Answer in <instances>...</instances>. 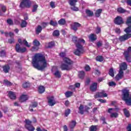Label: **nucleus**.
<instances>
[{
  "label": "nucleus",
  "mask_w": 131,
  "mask_h": 131,
  "mask_svg": "<svg viewBox=\"0 0 131 131\" xmlns=\"http://www.w3.org/2000/svg\"><path fill=\"white\" fill-rule=\"evenodd\" d=\"M32 64L33 67L38 70H45V68L48 67V62L46 60V57L40 53H37L33 58Z\"/></svg>",
  "instance_id": "f257e3e1"
},
{
  "label": "nucleus",
  "mask_w": 131,
  "mask_h": 131,
  "mask_svg": "<svg viewBox=\"0 0 131 131\" xmlns=\"http://www.w3.org/2000/svg\"><path fill=\"white\" fill-rule=\"evenodd\" d=\"M64 63H61L60 68L61 70H70L72 68L71 66L72 64V61L68 57L63 58Z\"/></svg>",
  "instance_id": "f03ea898"
},
{
  "label": "nucleus",
  "mask_w": 131,
  "mask_h": 131,
  "mask_svg": "<svg viewBox=\"0 0 131 131\" xmlns=\"http://www.w3.org/2000/svg\"><path fill=\"white\" fill-rule=\"evenodd\" d=\"M127 69V64L125 62H122L120 65V71L119 73L116 76V79L117 80H119L121 79L123 77V70H126Z\"/></svg>",
  "instance_id": "7ed1b4c3"
},
{
  "label": "nucleus",
  "mask_w": 131,
  "mask_h": 131,
  "mask_svg": "<svg viewBox=\"0 0 131 131\" xmlns=\"http://www.w3.org/2000/svg\"><path fill=\"white\" fill-rule=\"evenodd\" d=\"M123 100L125 101L127 105H131V95L129 96V90H123Z\"/></svg>",
  "instance_id": "20e7f679"
},
{
  "label": "nucleus",
  "mask_w": 131,
  "mask_h": 131,
  "mask_svg": "<svg viewBox=\"0 0 131 131\" xmlns=\"http://www.w3.org/2000/svg\"><path fill=\"white\" fill-rule=\"evenodd\" d=\"M76 47L77 49L74 51V54L76 56H81L84 52L83 50V47L81 44H80L79 42L76 44Z\"/></svg>",
  "instance_id": "39448f33"
},
{
  "label": "nucleus",
  "mask_w": 131,
  "mask_h": 131,
  "mask_svg": "<svg viewBox=\"0 0 131 131\" xmlns=\"http://www.w3.org/2000/svg\"><path fill=\"white\" fill-rule=\"evenodd\" d=\"M124 56L127 62H131V47H129L127 51H124Z\"/></svg>",
  "instance_id": "423d86ee"
},
{
  "label": "nucleus",
  "mask_w": 131,
  "mask_h": 131,
  "mask_svg": "<svg viewBox=\"0 0 131 131\" xmlns=\"http://www.w3.org/2000/svg\"><path fill=\"white\" fill-rule=\"evenodd\" d=\"M30 6H31V2L29 0H21L20 4V8H30Z\"/></svg>",
  "instance_id": "0eeeda50"
},
{
  "label": "nucleus",
  "mask_w": 131,
  "mask_h": 131,
  "mask_svg": "<svg viewBox=\"0 0 131 131\" xmlns=\"http://www.w3.org/2000/svg\"><path fill=\"white\" fill-rule=\"evenodd\" d=\"M108 113L110 114L111 118H117L118 117V113L115 112L114 108H109Z\"/></svg>",
  "instance_id": "6e6552de"
},
{
  "label": "nucleus",
  "mask_w": 131,
  "mask_h": 131,
  "mask_svg": "<svg viewBox=\"0 0 131 131\" xmlns=\"http://www.w3.org/2000/svg\"><path fill=\"white\" fill-rule=\"evenodd\" d=\"M25 122H26L25 127L26 128H27V129H28V130L34 131V130L35 129V128H34L33 126H30V127H32V129H31L30 128H29V127L30 125H31V123L32 122H31V121L29 120H26Z\"/></svg>",
  "instance_id": "1a4fd4ad"
},
{
  "label": "nucleus",
  "mask_w": 131,
  "mask_h": 131,
  "mask_svg": "<svg viewBox=\"0 0 131 131\" xmlns=\"http://www.w3.org/2000/svg\"><path fill=\"white\" fill-rule=\"evenodd\" d=\"M15 50L17 53H25L27 51L26 47L21 48L20 45L16 44L15 47Z\"/></svg>",
  "instance_id": "9d476101"
},
{
  "label": "nucleus",
  "mask_w": 131,
  "mask_h": 131,
  "mask_svg": "<svg viewBox=\"0 0 131 131\" xmlns=\"http://www.w3.org/2000/svg\"><path fill=\"white\" fill-rule=\"evenodd\" d=\"M131 34H125L122 36H120L119 38V40L120 41H125V40H127L128 38H130Z\"/></svg>",
  "instance_id": "9b49d317"
},
{
  "label": "nucleus",
  "mask_w": 131,
  "mask_h": 131,
  "mask_svg": "<svg viewBox=\"0 0 131 131\" xmlns=\"http://www.w3.org/2000/svg\"><path fill=\"white\" fill-rule=\"evenodd\" d=\"M47 99L48 100V105H49V106L52 107V106H54V105L56 104V101L55 100L54 96H49Z\"/></svg>",
  "instance_id": "f8f14e48"
},
{
  "label": "nucleus",
  "mask_w": 131,
  "mask_h": 131,
  "mask_svg": "<svg viewBox=\"0 0 131 131\" xmlns=\"http://www.w3.org/2000/svg\"><path fill=\"white\" fill-rule=\"evenodd\" d=\"M72 39L74 42H76V45H77V43L78 42L80 45H81V43H85V41L83 39H78L77 37L76 36H73Z\"/></svg>",
  "instance_id": "ddd939ff"
},
{
  "label": "nucleus",
  "mask_w": 131,
  "mask_h": 131,
  "mask_svg": "<svg viewBox=\"0 0 131 131\" xmlns=\"http://www.w3.org/2000/svg\"><path fill=\"white\" fill-rule=\"evenodd\" d=\"M52 72H54L55 71V72L54 73L55 76L56 77H58V78H60L61 77V73L58 70V68L57 67H53L52 69Z\"/></svg>",
  "instance_id": "4468645a"
},
{
  "label": "nucleus",
  "mask_w": 131,
  "mask_h": 131,
  "mask_svg": "<svg viewBox=\"0 0 131 131\" xmlns=\"http://www.w3.org/2000/svg\"><path fill=\"white\" fill-rule=\"evenodd\" d=\"M108 95H107V93L105 92V91H102L100 93H97L95 95V98L97 99V98H106V97H107Z\"/></svg>",
  "instance_id": "2eb2a0df"
},
{
  "label": "nucleus",
  "mask_w": 131,
  "mask_h": 131,
  "mask_svg": "<svg viewBox=\"0 0 131 131\" xmlns=\"http://www.w3.org/2000/svg\"><path fill=\"white\" fill-rule=\"evenodd\" d=\"M115 23L117 25H120V24H123V19L122 17L118 16L115 19Z\"/></svg>",
  "instance_id": "dca6fc26"
},
{
  "label": "nucleus",
  "mask_w": 131,
  "mask_h": 131,
  "mask_svg": "<svg viewBox=\"0 0 131 131\" xmlns=\"http://www.w3.org/2000/svg\"><path fill=\"white\" fill-rule=\"evenodd\" d=\"M8 97L10 98V99H11V100H16V93L9 91L8 93Z\"/></svg>",
  "instance_id": "f3484780"
},
{
  "label": "nucleus",
  "mask_w": 131,
  "mask_h": 131,
  "mask_svg": "<svg viewBox=\"0 0 131 131\" xmlns=\"http://www.w3.org/2000/svg\"><path fill=\"white\" fill-rule=\"evenodd\" d=\"M78 27H80V24H79L78 23H74V24L71 25V28L75 31L77 30V28Z\"/></svg>",
  "instance_id": "a211bd4d"
},
{
  "label": "nucleus",
  "mask_w": 131,
  "mask_h": 131,
  "mask_svg": "<svg viewBox=\"0 0 131 131\" xmlns=\"http://www.w3.org/2000/svg\"><path fill=\"white\" fill-rule=\"evenodd\" d=\"M37 107V102H32L30 105L29 107V110L31 112H33V108H36Z\"/></svg>",
  "instance_id": "6ab92c4d"
},
{
  "label": "nucleus",
  "mask_w": 131,
  "mask_h": 131,
  "mask_svg": "<svg viewBox=\"0 0 131 131\" xmlns=\"http://www.w3.org/2000/svg\"><path fill=\"white\" fill-rule=\"evenodd\" d=\"M97 86L98 84L97 83H93L90 86L91 91H92V92H96Z\"/></svg>",
  "instance_id": "aec40b11"
},
{
  "label": "nucleus",
  "mask_w": 131,
  "mask_h": 131,
  "mask_svg": "<svg viewBox=\"0 0 131 131\" xmlns=\"http://www.w3.org/2000/svg\"><path fill=\"white\" fill-rule=\"evenodd\" d=\"M28 100V96L27 95H23L19 98V102L21 103L23 102H25V101H27Z\"/></svg>",
  "instance_id": "412c9836"
},
{
  "label": "nucleus",
  "mask_w": 131,
  "mask_h": 131,
  "mask_svg": "<svg viewBox=\"0 0 131 131\" xmlns=\"http://www.w3.org/2000/svg\"><path fill=\"white\" fill-rule=\"evenodd\" d=\"M3 69L5 73H8L10 70V66L9 65H5L3 67Z\"/></svg>",
  "instance_id": "4be33fe9"
},
{
  "label": "nucleus",
  "mask_w": 131,
  "mask_h": 131,
  "mask_svg": "<svg viewBox=\"0 0 131 131\" xmlns=\"http://www.w3.org/2000/svg\"><path fill=\"white\" fill-rule=\"evenodd\" d=\"M76 125V121H72L69 123V127L70 128H74Z\"/></svg>",
  "instance_id": "5701e85b"
},
{
  "label": "nucleus",
  "mask_w": 131,
  "mask_h": 131,
  "mask_svg": "<svg viewBox=\"0 0 131 131\" xmlns=\"http://www.w3.org/2000/svg\"><path fill=\"white\" fill-rule=\"evenodd\" d=\"M89 38L91 41H94L97 39V35L94 34H92L89 36Z\"/></svg>",
  "instance_id": "b1692460"
},
{
  "label": "nucleus",
  "mask_w": 131,
  "mask_h": 131,
  "mask_svg": "<svg viewBox=\"0 0 131 131\" xmlns=\"http://www.w3.org/2000/svg\"><path fill=\"white\" fill-rule=\"evenodd\" d=\"M41 30H42V27H41V26L38 25L36 28V34H39V33H40V32H41Z\"/></svg>",
  "instance_id": "393cba45"
},
{
  "label": "nucleus",
  "mask_w": 131,
  "mask_h": 131,
  "mask_svg": "<svg viewBox=\"0 0 131 131\" xmlns=\"http://www.w3.org/2000/svg\"><path fill=\"white\" fill-rule=\"evenodd\" d=\"M103 10L102 9H99L96 10V12H95V16L96 17H100L101 16V14L102 13V11Z\"/></svg>",
  "instance_id": "a878e982"
},
{
  "label": "nucleus",
  "mask_w": 131,
  "mask_h": 131,
  "mask_svg": "<svg viewBox=\"0 0 131 131\" xmlns=\"http://www.w3.org/2000/svg\"><path fill=\"white\" fill-rule=\"evenodd\" d=\"M45 91H46V89L43 86H39L38 92L39 93V94H42L43 93H45Z\"/></svg>",
  "instance_id": "bb28decb"
},
{
  "label": "nucleus",
  "mask_w": 131,
  "mask_h": 131,
  "mask_svg": "<svg viewBox=\"0 0 131 131\" xmlns=\"http://www.w3.org/2000/svg\"><path fill=\"white\" fill-rule=\"evenodd\" d=\"M83 109H84V107L83 106V105H82V104H80V106L79 107V113H80V114H83L84 112Z\"/></svg>",
  "instance_id": "cd10ccee"
},
{
  "label": "nucleus",
  "mask_w": 131,
  "mask_h": 131,
  "mask_svg": "<svg viewBox=\"0 0 131 131\" xmlns=\"http://www.w3.org/2000/svg\"><path fill=\"white\" fill-rule=\"evenodd\" d=\"M59 25H65L66 24V20L64 19L61 18L58 21Z\"/></svg>",
  "instance_id": "c85d7f7f"
},
{
  "label": "nucleus",
  "mask_w": 131,
  "mask_h": 131,
  "mask_svg": "<svg viewBox=\"0 0 131 131\" xmlns=\"http://www.w3.org/2000/svg\"><path fill=\"white\" fill-rule=\"evenodd\" d=\"M84 75H85L84 72L80 71L79 72L78 76L79 78H80L81 79H83V77H84Z\"/></svg>",
  "instance_id": "c756f323"
},
{
  "label": "nucleus",
  "mask_w": 131,
  "mask_h": 131,
  "mask_svg": "<svg viewBox=\"0 0 131 131\" xmlns=\"http://www.w3.org/2000/svg\"><path fill=\"white\" fill-rule=\"evenodd\" d=\"M124 114L126 117H129L130 116V114H129V112L126 110V108L124 109Z\"/></svg>",
  "instance_id": "7c9ffc66"
},
{
  "label": "nucleus",
  "mask_w": 131,
  "mask_h": 131,
  "mask_svg": "<svg viewBox=\"0 0 131 131\" xmlns=\"http://www.w3.org/2000/svg\"><path fill=\"white\" fill-rule=\"evenodd\" d=\"M69 3L70 6H76L77 0H69Z\"/></svg>",
  "instance_id": "2f4dec72"
},
{
  "label": "nucleus",
  "mask_w": 131,
  "mask_h": 131,
  "mask_svg": "<svg viewBox=\"0 0 131 131\" xmlns=\"http://www.w3.org/2000/svg\"><path fill=\"white\" fill-rule=\"evenodd\" d=\"M66 97L67 98H70V97H71L73 95V92H70V91H68L66 92L65 93Z\"/></svg>",
  "instance_id": "473e14b6"
},
{
  "label": "nucleus",
  "mask_w": 131,
  "mask_h": 131,
  "mask_svg": "<svg viewBox=\"0 0 131 131\" xmlns=\"http://www.w3.org/2000/svg\"><path fill=\"white\" fill-rule=\"evenodd\" d=\"M96 61L98 62H103L104 61V58L102 56H98L96 58Z\"/></svg>",
  "instance_id": "72a5a7b5"
},
{
  "label": "nucleus",
  "mask_w": 131,
  "mask_h": 131,
  "mask_svg": "<svg viewBox=\"0 0 131 131\" xmlns=\"http://www.w3.org/2000/svg\"><path fill=\"white\" fill-rule=\"evenodd\" d=\"M23 43L27 48H30V47H31V43H29L28 42H27V40L25 39L23 40Z\"/></svg>",
  "instance_id": "f704fd0d"
},
{
  "label": "nucleus",
  "mask_w": 131,
  "mask_h": 131,
  "mask_svg": "<svg viewBox=\"0 0 131 131\" xmlns=\"http://www.w3.org/2000/svg\"><path fill=\"white\" fill-rule=\"evenodd\" d=\"M126 24L128 26H129V25H131V16H129L127 18Z\"/></svg>",
  "instance_id": "c9c22d12"
},
{
  "label": "nucleus",
  "mask_w": 131,
  "mask_h": 131,
  "mask_svg": "<svg viewBox=\"0 0 131 131\" xmlns=\"http://www.w3.org/2000/svg\"><path fill=\"white\" fill-rule=\"evenodd\" d=\"M30 86V84L28 82H26L23 84V88L26 89Z\"/></svg>",
  "instance_id": "e433bc0d"
},
{
  "label": "nucleus",
  "mask_w": 131,
  "mask_h": 131,
  "mask_svg": "<svg viewBox=\"0 0 131 131\" xmlns=\"http://www.w3.org/2000/svg\"><path fill=\"white\" fill-rule=\"evenodd\" d=\"M125 32L127 33V34H129V33H130L131 32V26L128 27L127 28H126L124 30Z\"/></svg>",
  "instance_id": "4c0bfd02"
},
{
  "label": "nucleus",
  "mask_w": 131,
  "mask_h": 131,
  "mask_svg": "<svg viewBox=\"0 0 131 131\" xmlns=\"http://www.w3.org/2000/svg\"><path fill=\"white\" fill-rule=\"evenodd\" d=\"M33 45L37 47H39V45H40V43H39V41H38V40L35 39L33 42Z\"/></svg>",
  "instance_id": "58836bf2"
},
{
  "label": "nucleus",
  "mask_w": 131,
  "mask_h": 131,
  "mask_svg": "<svg viewBox=\"0 0 131 131\" xmlns=\"http://www.w3.org/2000/svg\"><path fill=\"white\" fill-rule=\"evenodd\" d=\"M117 11L118 12V13H125V12H126L125 10L123 9V8L121 7L118 8Z\"/></svg>",
  "instance_id": "ea45409f"
},
{
  "label": "nucleus",
  "mask_w": 131,
  "mask_h": 131,
  "mask_svg": "<svg viewBox=\"0 0 131 131\" xmlns=\"http://www.w3.org/2000/svg\"><path fill=\"white\" fill-rule=\"evenodd\" d=\"M108 74L112 77H114V71L112 68L110 70Z\"/></svg>",
  "instance_id": "a19ab883"
},
{
  "label": "nucleus",
  "mask_w": 131,
  "mask_h": 131,
  "mask_svg": "<svg viewBox=\"0 0 131 131\" xmlns=\"http://www.w3.org/2000/svg\"><path fill=\"white\" fill-rule=\"evenodd\" d=\"M37 8H38V5L35 4L34 6H33V9L32 11L33 12H36V11H37Z\"/></svg>",
  "instance_id": "79ce46f5"
},
{
  "label": "nucleus",
  "mask_w": 131,
  "mask_h": 131,
  "mask_svg": "<svg viewBox=\"0 0 131 131\" xmlns=\"http://www.w3.org/2000/svg\"><path fill=\"white\" fill-rule=\"evenodd\" d=\"M97 126L95 125H92L90 128V131H97Z\"/></svg>",
  "instance_id": "37998d69"
},
{
  "label": "nucleus",
  "mask_w": 131,
  "mask_h": 131,
  "mask_svg": "<svg viewBox=\"0 0 131 131\" xmlns=\"http://www.w3.org/2000/svg\"><path fill=\"white\" fill-rule=\"evenodd\" d=\"M53 34L54 36H59L60 35V32L58 30H55L53 32Z\"/></svg>",
  "instance_id": "c03bdc74"
},
{
  "label": "nucleus",
  "mask_w": 131,
  "mask_h": 131,
  "mask_svg": "<svg viewBox=\"0 0 131 131\" xmlns=\"http://www.w3.org/2000/svg\"><path fill=\"white\" fill-rule=\"evenodd\" d=\"M86 14L88 15V16H93L94 15V12L91 10H86Z\"/></svg>",
  "instance_id": "a18cd8bd"
},
{
  "label": "nucleus",
  "mask_w": 131,
  "mask_h": 131,
  "mask_svg": "<svg viewBox=\"0 0 131 131\" xmlns=\"http://www.w3.org/2000/svg\"><path fill=\"white\" fill-rule=\"evenodd\" d=\"M50 24L52 25V26H57V25H58L57 21H54L52 20H50Z\"/></svg>",
  "instance_id": "49530a36"
},
{
  "label": "nucleus",
  "mask_w": 131,
  "mask_h": 131,
  "mask_svg": "<svg viewBox=\"0 0 131 131\" xmlns=\"http://www.w3.org/2000/svg\"><path fill=\"white\" fill-rule=\"evenodd\" d=\"M26 25H27V23L25 20H22L21 24V27H22L23 28L24 27H26Z\"/></svg>",
  "instance_id": "de8ad7c7"
},
{
  "label": "nucleus",
  "mask_w": 131,
  "mask_h": 131,
  "mask_svg": "<svg viewBox=\"0 0 131 131\" xmlns=\"http://www.w3.org/2000/svg\"><path fill=\"white\" fill-rule=\"evenodd\" d=\"M37 50H38V46H34V47H32L31 51H32V52H35V51H37Z\"/></svg>",
  "instance_id": "09e8293b"
},
{
  "label": "nucleus",
  "mask_w": 131,
  "mask_h": 131,
  "mask_svg": "<svg viewBox=\"0 0 131 131\" xmlns=\"http://www.w3.org/2000/svg\"><path fill=\"white\" fill-rule=\"evenodd\" d=\"M4 82L6 85H12L11 82L9 81L8 80H4Z\"/></svg>",
  "instance_id": "8fccbe9b"
},
{
  "label": "nucleus",
  "mask_w": 131,
  "mask_h": 131,
  "mask_svg": "<svg viewBox=\"0 0 131 131\" xmlns=\"http://www.w3.org/2000/svg\"><path fill=\"white\" fill-rule=\"evenodd\" d=\"M71 6L72 7H71V10H72V11H78V8L76 7L75 5Z\"/></svg>",
  "instance_id": "3c124183"
},
{
  "label": "nucleus",
  "mask_w": 131,
  "mask_h": 131,
  "mask_svg": "<svg viewBox=\"0 0 131 131\" xmlns=\"http://www.w3.org/2000/svg\"><path fill=\"white\" fill-rule=\"evenodd\" d=\"M115 32H116L117 34H120L121 31L120 30V29L117 28L115 30Z\"/></svg>",
  "instance_id": "603ef678"
},
{
  "label": "nucleus",
  "mask_w": 131,
  "mask_h": 131,
  "mask_svg": "<svg viewBox=\"0 0 131 131\" xmlns=\"http://www.w3.org/2000/svg\"><path fill=\"white\" fill-rule=\"evenodd\" d=\"M7 23L9 25H13L14 24V22L11 19H9L7 20Z\"/></svg>",
  "instance_id": "864d4df0"
},
{
  "label": "nucleus",
  "mask_w": 131,
  "mask_h": 131,
  "mask_svg": "<svg viewBox=\"0 0 131 131\" xmlns=\"http://www.w3.org/2000/svg\"><path fill=\"white\" fill-rule=\"evenodd\" d=\"M55 46V42H50L48 43V48H52Z\"/></svg>",
  "instance_id": "5fc2aeb1"
},
{
  "label": "nucleus",
  "mask_w": 131,
  "mask_h": 131,
  "mask_svg": "<svg viewBox=\"0 0 131 131\" xmlns=\"http://www.w3.org/2000/svg\"><path fill=\"white\" fill-rule=\"evenodd\" d=\"M50 6L52 9H55L56 6L55 5V3L54 2H50Z\"/></svg>",
  "instance_id": "6e6d98bb"
},
{
  "label": "nucleus",
  "mask_w": 131,
  "mask_h": 131,
  "mask_svg": "<svg viewBox=\"0 0 131 131\" xmlns=\"http://www.w3.org/2000/svg\"><path fill=\"white\" fill-rule=\"evenodd\" d=\"M6 56V52L5 51H2L0 52V57H5Z\"/></svg>",
  "instance_id": "4d7b16f0"
},
{
  "label": "nucleus",
  "mask_w": 131,
  "mask_h": 131,
  "mask_svg": "<svg viewBox=\"0 0 131 131\" xmlns=\"http://www.w3.org/2000/svg\"><path fill=\"white\" fill-rule=\"evenodd\" d=\"M108 85L110 86H115V85H116V83L113 81H112L108 83Z\"/></svg>",
  "instance_id": "13d9d810"
},
{
  "label": "nucleus",
  "mask_w": 131,
  "mask_h": 131,
  "mask_svg": "<svg viewBox=\"0 0 131 131\" xmlns=\"http://www.w3.org/2000/svg\"><path fill=\"white\" fill-rule=\"evenodd\" d=\"M96 32L97 33V34H99V33H100V32H101V28L97 27L96 28Z\"/></svg>",
  "instance_id": "bf43d9fd"
},
{
  "label": "nucleus",
  "mask_w": 131,
  "mask_h": 131,
  "mask_svg": "<svg viewBox=\"0 0 131 131\" xmlns=\"http://www.w3.org/2000/svg\"><path fill=\"white\" fill-rule=\"evenodd\" d=\"M59 56L60 57H62V58H64V57H66V53L65 52H61L59 54Z\"/></svg>",
  "instance_id": "052dcab7"
},
{
  "label": "nucleus",
  "mask_w": 131,
  "mask_h": 131,
  "mask_svg": "<svg viewBox=\"0 0 131 131\" xmlns=\"http://www.w3.org/2000/svg\"><path fill=\"white\" fill-rule=\"evenodd\" d=\"M48 24H49V23H42L41 24L42 28H46V27H47V26H48Z\"/></svg>",
  "instance_id": "680f3d73"
},
{
  "label": "nucleus",
  "mask_w": 131,
  "mask_h": 131,
  "mask_svg": "<svg viewBox=\"0 0 131 131\" xmlns=\"http://www.w3.org/2000/svg\"><path fill=\"white\" fill-rule=\"evenodd\" d=\"M8 42L9 43H14V42H15V40L14 38L9 39H8Z\"/></svg>",
  "instance_id": "e2e57ef3"
},
{
  "label": "nucleus",
  "mask_w": 131,
  "mask_h": 131,
  "mask_svg": "<svg viewBox=\"0 0 131 131\" xmlns=\"http://www.w3.org/2000/svg\"><path fill=\"white\" fill-rule=\"evenodd\" d=\"M70 114V110H67L66 111V112H65V115L66 116H69V115Z\"/></svg>",
  "instance_id": "0e129e2a"
},
{
  "label": "nucleus",
  "mask_w": 131,
  "mask_h": 131,
  "mask_svg": "<svg viewBox=\"0 0 131 131\" xmlns=\"http://www.w3.org/2000/svg\"><path fill=\"white\" fill-rule=\"evenodd\" d=\"M85 71H90V70H91V68L89 66H86L85 67Z\"/></svg>",
  "instance_id": "69168bd1"
},
{
  "label": "nucleus",
  "mask_w": 131,
  "mask_h": 131,
  "mask_svg": "<svg viewBox=\"0 0 131 131\" xmlns=\"http://www.w3.org/2000/svg\"><path fill=\"white\" fill-rule=\"evenodd\" d=\"M74 85H75V88H80V83H78V82L74 84Z\"/></svg>",
  "instance_id": "338daca9"
},
{
  "label": "nucleus",
  "mask_w": 131,
  "mask_h": 131,
  "mask_svg": "<svg viewBox=\"0 0 131 131\" xmlns=\"http://www.w3.org/2000/svg\"><path fill=\"white\" fill-rule=\"evenodd\" d=\"M36 130L37 131H48L47 129H40V128H39V127H37V128H36Z\"/></svg>",
  "instance_id": "774afa93"
}]
</instances>
